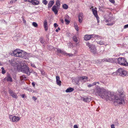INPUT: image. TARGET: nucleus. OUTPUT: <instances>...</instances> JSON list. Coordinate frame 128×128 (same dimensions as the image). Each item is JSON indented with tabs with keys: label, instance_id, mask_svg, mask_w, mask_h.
<instances>
[{
	"label": "nucleus",
	"instance_id": "1",
	"mask_svg": "<svg viewBox=\"0 0 128 128\" xmlns=\"http://www.w3.org/2000/svg\"><path fill=\"white\" fill-rule=\"evenodd\" d=\"M116 94H114L113 92L107 91L103 89L99 96L102 99L107 101H113L120 105H124L125 104L126 98L124 91L122 90H118Z\"/></svg>",
	"mask_w": 128,
	"mask_h": 128
},
{
	"label": "nucleus",
	"instance_id": "2",
	"mask_svg": "<svg viewBox=\"0 0 128 128\" xmlns=\"http://www.w3.org/2000/svg\"><path fill=\"white\" fill-rule=\"evenodd\" d=\"M13 54L14 56L22 58L25 59L28 58L29 55V54L18 49L15 50L13 52Z\"/></svg>",
	"mask_w": 128,
	"mask_h": 128
},
{
	"label": "nucleus",
	"instance_id": "3",
	"mask_svg": "<svg viewBox=\"0 0 128 128\" xmlns=\"http://www.w3.org/2000/svg\"><path fill=\"white\" fill-rule=\"evenodd\" d=\"M17 69L28 75H30V73L29 70V68L26 64H23L22 66L20 64L19 66L18 67Z\"/></svg>",
	"mask_w": 128,
	"mask_h": 128
},
{
	"label": "nucleus",
	"instance_id": "4",
	"mask_svg": "<svg viewBox=\"0 0 128 128\" xmlns=\"http://www.w3.org/2000/svg\"><path fill=\"white\" fill-rule=\"evenodd\" d=\"M113 74L114 75L116 74L122 77L128 76V72L122 68H119L116 72H113Z\"/></svg>",
	"mask_w": 128,
	"mask_h": 128
},
{
	"label": "nucleus",
	"instance_id": "5",
	"mask_svg": "<svg viewBox=\"0 0 128 128\" xmlns=\"http://www.w3.org/2000/svg\"><path fill=\"white\" fill-rule=\"evenodd\" d=\"M86 45L89 48L90 52L94 54H97L96 48L94 44H90L89 42H87L86 43Z\"/></svg>",
	"mask_w": 128,
	"mask_h": 128
},
{
	"label": "nucleus",
	"instance_id": "6",
	"mask_svg": "<svg viewBox=\"0 0 128 128\" xmlns=\"http://www.w3.org/2000/svg\"><path fill=\"white\" fill-rule=\"evenodd\" d=\"M118 63L120 65L125 66H128V63L126 62V59L124 58L120 57L116 59Z\"/></svg>",
	"mask_w": 128,
	"mask_h": 128
},
{
	"label": "nucleus",
	"instance_id": "7",
	"mask_svg": "<svg viewBox=\"0 0 128 128\" xmlns=\"http://www.w3.org/2000/svg\"><path fill=\"white\" fill-rule=\"evenodd\" d=\"M103 88H101L98 86H96L95 88L93 90V94L99 96Z\"/></svg>",
	"mask_w": 128,
	"mask_h": 128
},
{
	"label": "nucleus",
	"instance_id": "8",
	"mask_svg": "<svg viewBox=\"0 0 128 128\" xmlns=\"http://www.w3.org/2000/svg\"><path fill=\"white\" fill-rule=\"evenodd\" d=\"M10 62L12 65L14 67H16L18 69V67L20 65V62L17 60L16 58L12 59L11 60H9Z\"/></svg>",
	"mask_w": 128,
	"mask_h": 128
},
{
	"label": "nucleus",
	"instance_id": "9",
	"mask_svg": "<svg viewBox=\"0 0 128 128\" xmlns=\"http://www.w3.org/2000/svg\"><path fill=\"white\" fill-rule=\"evenodd\" d=\"M116 58H106L103 59V62H106L112 63H114V61L116 60Z\"/></svg>",
	"mask_w": 128,
	"mask_h": 128
},
{
	"label": "nucleus",
	"instance_id": "10",
	"mask_svg": "<svg viewBox=\"0 0 128 128\" xmlns=\"http://www.w3.org/2000/svg\"><path fill=\"white\" fill-rule=\"evenodd\" d=\"M92 11L93 12V14L96 18L97 21V22L99 23L100 22V18L98 16L97 11L96 10V9L93 8L92 9Z\"/></svg>",
	"mask_w": 128,
	"mask_h": 128
},
{
	"label": "nucleus",
	"instance_id": "11",
	"mask_svg": "<svg viewBox=\"0 0 128 128\" xmlns=\"http://www.w3.org/2000/svg\"><path fill=\"white\" fill-rule=\"evenodd\" d=\"M114 19L113 18L111 17H110L108 20H106L105 22H108V23L106 24L108 26H111L113 25L114 23V21H112L111 22V21L113 20Z\"/></svg>",
	"mask_w": 128,
	"mask_h": 128
},
{
	"label": "nucleus",
	"instance_id": "12",
	"mask_svg": "<svg viewBox=\"0 0 128 128\" xmlns=\"http://www.w3.org/2000/svg\"><path fill=\"white\" fill-rule=\"evenodd\" d=\"M9 118L12 121L14 122H17L20 119V118L18 116H12V115H10L9 116Z\"/></svg>",
	"mask_w": 128,
	"mask_h": 128
},
{
	"label": "nucleus",
	"instance_id": "13",
	"mask_svg": "<svg viewBox=\"0 0 128 128\" xmlns=\"http://www.w3.org/2000/svg\"><path fill=\"white\" fill-rule=\"evenodd\" d=\"M9 94L12 98H18V96L12 90L10 89L9 90Z\"/></svg>",
	"mask_w": 128,
	"mask_h": 128
},
{
	"label": "nucleus",
	"instance_id": "14",
	"mask_svg": "<svg viewBox=\"0 0 128 128\" xmlns=\"http://www.w3.org/2000/svg\"><path fill=\"white\" fill-rule=\"evenodd\" d=\"M83 18V14L82 12L79 13L78 15V20L80 23H81L82 22Z\"/></svg>",
	"mask_w": 128,
	"mask_h": 128
},
{
	"label": "nucleus",
	"instance_id": "15",
	"mask_svg": "<svg viewBox=\"0 0 128 128\" xmlns=\"http://www.w3.org/2000/svg\"><path fill=\"white\" fill-rule=\"evenodd\" d=\"M4 80H6L8 82H11L12 81V79L9 74L7 75L4 78Z\"/></svg>",
	"mask_w": 128,
	"mask_h": 128
},
{
	"label": "nucleus",
	"instance_id": "16",
	"mask_svg": "<svg viewBox=\"0 0 128 128\" xmlns=\"http://www.w3.org/2000/svg\"><path fill=\"white\" fill-rule=\"evenodd\" d=\"M56 84L57 85L60 86L61 85V81L60 80V78L58 76H56Z\"/></svg>",
	"mask_w": 128,
	"mask_h": 128
},
{
	"label": "nucleus",
	"instance_id": "17",
	"mask_svg": "<svg viewBox=\"0 0 128 128\" xmlns=\"http://www.w3.org/2000/svg\"><path fill=\"white\" fill-rule=\"evenodd\" d=\"M58 7L56 6H54L52 8V10L54 12L55 14H57L58 13V11L57 8Z\"/></svg>",
	"mask_w": 128,
	"mask_h": 128
},
{
	"label": "nucleus",
	"instance_id": "18",
	"mask_svg": "<svg viewBox=\"0 0 128 128\" xmlns=\"http://www.w3.org/2000/svg\"><path fill=\"white\" fill-rule=\"evenodd\" d=\"M44 26L45 30L46 31L48 30V25L47 22L46 20H45L44 22Z\"/></svg>",
	"mask_w": 128,
	"mask_h": 128
},
{
	"label": "nucleus",
	"instance_id": "19",
	"mask_svg": "<svg viewBox=\"0 0 128 128\" xmlns=\"http://www.w3.org/2000/svg\"><path fill=\"white\" fill-rule=\"evenodd\" d=\"M30 2L31 3L33 4L36 5L38 4H39L40 2L37 0H31Z\"/></svg>",
	"mask_w": 128,
	"mask_h": 128
},
{
	"label": "nucleus",
	"instance_id": "20",
	"mask_svg": "<svg viewBox=\"0 0 128 128\" xmlns=\"http://www.w3.org/2000/svg\"><path fill=\"white\" fill-rule=\"evenodd\" d=\"M83 100L85 102H88L91 101V98H89L88 97H85L83 98Z\"/></svg>",
	"mask_w": 128,
	"mask_h": 128
},
{
	"label": "nucleus",
	"instance_id": "21",
	"mask_svg": "<svg viewBox=\"0 0 128 128\" xmlns=\"http://www.w3.org/2000/svg\"><path fill=\"white\" fill-rule=\"evenodd\" d=\"M54 3V1H50L49 2L48 4V8H50L52 5H53Z\"/></svg>",
	"mask_w": 128,
	"mask_h": 128
},
{
	"label": "nucleus",
	"instance_id": "22",
	"mask_svg": "<svg viewBox=\"0 0 128 128\" xmlns=\"http://www.w3.org/2000/svg\"><path fill=\"white\" fill-rule=\"evenodd\" d=\"M88 78L86 76H83L82 77H80L79 78V80H84V81L85 82H86L88 81Z\"/></svg>",
	"mask_w": 128,
	"mask_h": 128
},
{
	"label": "nucleus",
	"instance_id": "23",
	"mask_svg": "<svg viewBox=\"0 0 128 128\" xmlns=\"http://www.w3.org/2000/svg\"><path fill=\"white\" fill-rule=\"evenodd\" d=\"M91 39L90 35L86 34L84 36V40H90Z\"/></svg>",
	"mask_w": 128,
	"mask_h": 128
},
{
	"label": "nucleus",
	"instance_id": "24",
	"mask_svg": "<svg viewBox=\"0 0 128 128\" xmlns=\"http://www.w3.org/2000/svg\"><path fill=\"white\" fill-rule=\"evenodd\" d=\"M74 88L71 87L68 88L66 90V92L67 93L71 92L74 90Z\"/></svg>",
	"mask_w": 128,
	"mask_h": 128
},
{
	"label": "nucleus",
	"instance_id": "25",
	"mask_svg": "<svg viewBox=\"0 0 128 128\" xmlns=\"http://www.w3.org/2000/svg\"><path fill=\"white\" fill-rule=\"evenodd\" d=\"M57 51L58 53H61L62 54H64L65 53V52L63 50H62L58 48L57 49Z\"/></svg>",
	"mask_w": 128,
	"mask_h": 128
},
{
	"label": "nucleus",
	"instance_id": "26",
	"mask_svg": "<svg viewBox=\"0 0 128 128\" xmlns=\"http://www.w3.org/2000/svg\"><path fill=\"white\" fill-rule=\"evenodd\" d=\"M62 8L65 10H67L68 8V6L67 4H62Z\"/></svg>",
	"mask_w": 128,
	"mask_h": 128
},
{
	"label": "nucleus",
	"instance_id": "27",
	"mask_svg": "<svg viewBox=\"0 0 128 128\" xmlns=\"http://www.w3.org/2000/svg\"><path fill=\"white\" fill-rule=\"evenodd\" d=\"M97 43L101 45H104L105 43V42L104 41L100 40V41L98 42H97Z\"/></svg>",
	"mask_w": 128,
	"mask_h": 128
},
{
	"label": "nucleus",
	"instance_id": "28",
	"mask_svg": "<svg viewBox=\"0 0 128 128\" xmlns=\"http://www.w3.org/2000/svg\"><path fill=\"white\" fill-rule=\"evenodd\" d=\"M20 79L21 80H26V76L24 75H23L20 76Z\"/></svg>",
	"mask_w": 128,
	"mask_h": 128
},
{
	"label": "nucleus",
	"instance_id": "29",
	"mask_svg": "<svg viewBox=\"0 0 128 128\" xmlns=\"http://www.w3.org/2000/svg\"><path fill=\"white\" fill-rule=\"evenodd\" d=\"M56 5L57 7H59L60 5V1L59 0H57L56 2Z\"/></svg>",
	"mask_w": 128,
	"mask_h": 128
},
{
	"label": "nucleus",
	"instance_id": "30",
	"mask_svg": "<svg viewBox=\"0 0 128 128\" xmlns=\"http://www.w3.org/2000/svg\"><path fill=\"white\" fill-rule=\"evenodd\" d=\"M40 42L42 44H44V40L43 37L40 38L39 40Z\"/></svg>",
	"mask_w": 128,
	"mask_h": 128
},
{
	"label": "nucleus",
	"instance_id": "31",
	"mask_svg": "<svg viewBox=\"0 0 128 128\" xmlns=\"http://www.w3.org/2000/svg\"><path fill=\"white\" fill-rule=\"evenodd\" d=\"M103 59H98L96 60V62L97 63H100L102 62H103Z\"/></svg>",
	"mask_w": 128,
	"mask_h": 128
},
{
	"label": "nucleus",
	"instance_id": "32",
	"mask_svg": "<svg viewBox=\"0 0 128 128\" xmlns=\"http://www.w3.org/2000/svg\"><path fill=\"white\" fill-rule=\"evenodd\" d=\"M72 38L73 41L76 42H78V39L77 38V37L75 36H73Z\"/></svg>",
	"mask_w": 128,
	"mask_h": 128
},
{
	"label": "nucleus",
	"instance_id": "33",
	"mask_svg": "<svg viewBox=\"0 0 128 128\" xmlns=\"http://www.w3.org/2000/svg\"><path fill=\"white\" fill-rule=\"evenodd\" d=\"M17 0H11L9 2V4H12L14 3Z\"/></svg>",
	"mask_w": 128,
	"mask_h": 128
},
{
	"label": "nucleus",
	"instance_id": "34",
	"mask_svg": "<svg viewBox=\"0 0 128 128\" xmlns=\"http://www.w3.org/2000/svg\"><path fill=\"white\" fill-rule=\"evenodd\" d=\"M68 46L69 48H73L74 46L70 42L68 43Z\"/></svg>",
	"mask_w": 128,
	"mask_h": 128
},
{
	"label": "nucleus",
	"instance_id": "35",
	"mask_svg": "<svg viewBox=\"0 0 128 128\" xmlns=\"http://www.w3.org/2000/svg\"><path fill=\"white\" fill-rule=\"evenodd\" d=\"M97 35H96L94 34H90V36L91 37V38H96V36Z\"/></svg>",
	"mask_w": 128,
	"mask_h": 128
},
{
	"label": "nucleus",
	"instance_id": "36",
	"mask_svg": "<svg viewBox=\"0 0 128 128\" xmlns=\"http://www.w3.org/2000/svg\"><path fill=\"white\" fill-rule=\"evenodd\" d=\"M95 84V83H94V82L92 84H90L88 85V87L90 88L94 86H96Z\"/></svg>",
	"mask_w": 128,
	"mask_h": 128
},
{
	"label": "nucleus",
	"instance_id": "37",
	"mask_svg": "<svg viewBox=\"0 0 128 128\" xmlns=\"http://www.w3.org/2000/svg\"><path fill=\"white\" fill-rule=\"evenodd\" d=\"M40 71L41 74L42 75H46V73L44 71L42 70H40L38 69Z\"/></svg>",
	"mask_w": 128,
	"mask_h": 128
},
{
	"label": "nucleus",
	"instance_id": "38",
	"mask_svg": "<svg viewBox=\"0 0 128 128\" xmlns=\"http://www.w3.org/2000/svg\"><path fill=\"white\" fill-rule=\"evenodd\" d=\"M64 55H66V56H73V54L70 53H68L65 52V53Z\"/></svg>",
	"mask_w": 128,
	"mask_h": 128
},
{
	"label": "nucleus",
	"instance_id": "39",
	"mask_svg": "<svg viewBox=\"0 0 128 128\" xmlns=\"http://www.w3.org/2000/svg\"><path fill=\"white\" fill-rule=\"evenodd\" d=\"M32 24L35 27H37L38 26V24L36 22H33Z\"/></svg>",
	"mask_w": 128,
	"mask_h": 128
},
{
	"label": "nucleus",
	"instance_id": "40",
	"mask_svg": "<svg viewBox=\"0 0 128 128\" xmlns=\"http://www.w3.org/2000/svg\"><path fill=\"white\" fill-rule=\"evenodd\" d=\"M42 3L43 4L46 5L47 4L48 2L46 0H42Z\"/></svg>",
	"mask_w": 128,
	"mask_h": 128
},
{
	"label": "nucleus",
	"instance_id": "41",
	"mask_svg": "<svg viewBox=\"0 0 128 128\" xmlns=\"http://www.w3.org/2000/svg\"><path fill=\"white\" fill-rule=\"evenodd\" d=\"M96 36V38H98L100 39H104V38L103 37H102L100 36L97 35Z\"/></svg>",
	"mask_w": 128,
	"mask_h": 128
},
{
	"label": "nucleus",
	"instance_id": "42",
	"mask_svg": "<svg viewBox=\"0 0 128 128\" xmlns=\"http://www.w3.org/2000/svg\"><path fill=\"white\" fill-rule=\"evenodd\" d=\"M65 21L66 22V24H68L70 23V21L66 19H65Z\"/></svg>",
	"mask_w": 128,
	"mask_h": 128
},
{
	"label": "nucleus",
	"instance_id": "43",
	"mask_svg": "<svg viewBox=\"0 0 128 128\" xmlns=\"http://www.w3.org/2000/svg\"><path fill=\"white\" fill-rule=\"evenodd\" d=\"M74 26L76 30L77 31H78L79 30V28L78 26L76 25H75V24H74Z\"/></svg>",
	"mask_w": 128,
	"mask_h": 128
},
{
	"label": "nucleus",
	"instance_id": "44",
	"mask_svg": "<svg viewBox=\"0 0 128 128\" xmlns=\"http://www.w3.org/2000/svg\"><path fill=\"white\" fill-rule=\"evenodd\" d=\"M31 66L32 67H34V68H36V67L35 65V64H34L31 63Z\"/></svg>",
	"mask_w": 128,
	"mask_h": 128
},
{
	"label": "nucleus",
	"instance_id": "45",
	"mask_svg": "<svg viewBox=\"0 0 128 128\" xmlns=\"http://www.w3.org/2000/svg\"><path fill=\"white\" fill-rule=\"evenodd\" d=\"M22 18L23 23L24 24H26V20L24 19V17L23 16H22Z\"/></svg>",
	"mask_w": 128,
	"mask_h": 128
},
{
	"label": "nucleus",
	"instance_id": "46",
	"mask_svg": "<svg viewBox=\"0 0 128 128\" xmlns=\"http://www.w3.org/2000/svg\"><path fill=\"white\" fill-rule=\"evenodd\" d=\"M65 19H69V16L67 14H66L65 16L64 17Z\"/></svg>",
	"mask_w": 128,
	"mask_h": 128
},
{
	"label": "nucleus",
	"instance_id": "47",
	"mask_svg": "<svg viewBox=\"0 0 128 128\" xmlns=\"http://www.w3.org/2000/svg\"><path fill=\"white\" fill-rule=\"evenodd\" d=\"M128 28V24L125 25L124 26V29H126L127 28Z\"/></svg>",
	"mask_w": 128,
	"mask_h": 128
},
{
	"label": "nucleus",
	"instance_id": "48",
	"mask_svg": "<svg viewBox=\"0 0 128 128\" xmlns=\"http://www.w3.org/2000/svg\"><path fill=\"white\" fill-rule=\"evenodd\" d=\"M54 26L55 28L58 27V25L56 23H54Z\"/></svg>",
	"mask_w": 128,
	"mask_h": 128
},
{
	"label": "nucleus",
	"instance_id": "49",
	"mask_svg": "<svg viewBox=\"0 0 128 128\" xmlns=\"http://www.w3.org/2000/svg\"><path fill=\"white\" fill-rule=\"evenodd\" d=\"M32 99L34 101H36L37 100V98L35 96H33L32 97Z\"/></svg>",
	"mask_w": 128,
	"mask_h": 128
},
{
	"label": "nucleus",
	"instance_id": "50",
	"mask_svg": "<svg viewBox=\"0 0 128 128\" xmlns=\"http://www.w3.org/2000/svg\"><path fill=\"white\" fill-rule=\"evenodd\" d=\"M111 2V3L114 4L115 2V1L114 0H109Z\"/></svg>",
	"mask_w": 128,
	"mask_h": 128
},
{
	"label": "nucleus",
	"instance_id": "51",
	"mask_svg": "<svg viewBox=\"0 0 128 128\" xmlns=\"http://www.w3.org/2000/svg\"><path fill=\"white\" fill-rule=\"evenodd\" d=\"M111 128H115L114 124H112L111 125Z\"/></svg>",
	"mask_w": 128,
	"mask_h": 128
},
{
	"label": "nucleus",
	"instance_id": "52",
	"mask_svg": "<svg viewBox=\"0 0 128 128\" xmlns=\"http://www.w3.org/2000/svg\"><path fill=\"white\" fill-rule=\"evenodd\" d=\"M111 128H115L114 124H112L111 125Z\"/></svg>",
	"mask_w": 128,
	"mask_h": 128
},
{
	"label": "nucleus",
	"instance_id": "53",
	"mask_svg": "<svg viewBox=\"0 0 128 128\" xmlns=\"http://www.w3.org/2000/svg\"><path fill=\"white\" fill-rule=\"evenodd\" d=\"M32 84L34 88L35 86V82H33L32 83Z\"/></svg>",
	"mask_w": 128,
	"mask_h": 128
},
{
	"label": "nucleus",
	"instance_id": "54",
	"mask_svg": "<svg viewBox=\"0 0 128 128\" xmlns=\"http://www.w3.org/2000/svg\"><path fill=\"white\" fill-rule=\"evenodd\" d=\"M33 73L36 76H37V74L36 72H33Z\"/></svg>",
	"mask_w": 128,
	"mask_h": 128
},
{
	"label": "nucleus",
	"instance_id": "55",
	"mask_svg": "<svg viewBox=\"0 0 128 128\" xmlns=\"http://www.w3.org/2000/svg\"><path fill=\"white\" fill-rule=\"evenodd\" d=\"M60 30V28L59 27H58V29H56V32H58V30Z\"/></svg>",
	"mask_w": 128,
	"mask_h": 128
},
{
	"label": "nucleus",
	"instance_id": "56",
	"mask_svg": "<svg viewBox=\"0 0 128 128\" xmlns=\"http://www.w3.org/2000/svg\"><path fill=\"white\" fill-rule=\"evenodd\" d=\"M60 21L62 22V23H64V20L62 19H61L60 20Z\"/></svg>",
	"mask_w": 128,
	"mask_h": 128
},
{
	"label": "nucleus",
	"instance_id": "57",
	"mask_svg": "<svg viewBox=\"0 0 128 128\" xmlns=\"http://www.w3.org/2000/svg\"><path fill=\"white\" fill-rule=\"evenodd\" d=\"M5 72H6L4 70H2V73L3 74H5Z\"/></svg>",
	"mask_w": 128,
	"mask_h": 128
},
{
	"label": "nucleus",
	"instance_id": "58",
	"mask_svg": "<svg viewBox=\"0 0 128 128\" xmlns=\"http://www.w3.org/2000/svg\"><path fill=\"white\" fill-rule=\"evenodd\" d=\"M78 127L77 125H75L74 126V128H78Z\"/></svg>",
	"mask_w": 128,
	"mask_h": 128
},
{
	"label": "nucleus",
	"instance_id": "59",
	"mask_svg": "<svg viewBox=\"0 0 128 128\" xmlns=\"http://www.w3.org/2000/svg\"><path fill=\"white\" fill-rule=\"evenodd\" d=\"M94 83H95V85L96 86L97 84H99L100 82H95Z\"/></svg>",
	"mask_w": 128,
	"mask_h": 128
},
{
	"label": "nucleus",
	"instance_id": "60",
	"mask_svg": "<svg viewBox=\"0 0 128 128\" xmlns=\"http://www.w3.org/2000/svg\"><path fill=\"white\" fill-rule=\"evenodd\" d=\"M24 96H25L24 94H22L21 95V96L23 98H24Z\"/></svg>",
	"mask_w": 128,
	"mask_h": 128
},
{
	"label": "nucleus",
	"instance_id": "61",
	"mask_svg": "<svg viewBox=\"0 0 128 128\" xmlns=\"http://www.w3.org/2000/svg\"><path fill=\"white\" fill-rule=\"evenodd\" d=\"M32 92H33V93H34V92H35V93H36V90H32Z\"/></svg>",
	"mask_w": 128,
	"mask_h": 128
},
{
	"label": "nucleus",
	"instance_id": "62",
	"mask_svg": "<svg viewBox=\"0 0 128 128\" xmlns=\"http://www.w3.org/2000/svg\"><path fill=\"white\" fill-rule=\"evenodd\" d=\"M29 91L30 92H32V90L31 88L29 89Z\"/></svg>",
	"mask_w": 128,
	"mask_h": 128
},
{
	"label": "nucleus",
	"instance_id": "63",
	"mask_svg": "<svg viewBox=\"0 0 128 128\" xmlns=\"http://www.w3.org/2000/svg\"><path fill=\"white\" fill-rule=\"evenodd\" d=\"M1 69H2V70H4V68H3V67H2V68H1Z\"/></svg>",
	"mask_w": 128,
	"mask_h": 128
},
{
	"label": "nucleus",
	"instance_id": "64",
	"mask_svg": "<svg viewBox=\"0 0 128 128\" xmlns=\"http://www.w3.org/2000/svg\"><path fill=\"white\" fill-rule=\"evenodd\" d=\"M4 22L6 23V24H7V22H6V21L5 20H4Z\"/></svg>",
	"mask_w": 128,
	"mask_h": 128
}]
</instances>
